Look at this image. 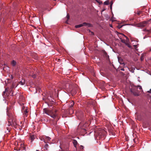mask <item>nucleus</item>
<instances>
[{
  "label": "nucleus",
  "mask_w": 151,
  "mask_h": 151,
  "mask_svg": "<svg viewBox=\"0 0 151 151\" xmlns=\"http://www.w3.org/2000/svg\"><path fill=\"white\" fill-rule=\"evenodd\" d=\"M150 51L151 50V47L150 48Z\"/></svg>",
  "instance_id": "obj_34"
},
{
  "label": "nucleus",
  "mask_w": 151,
  "mask_h": 151,
  "mask_svg": "<svg viewBox=\"0 0 151 151\" xmlns=\"http://www.w3.org/2000/svg\"><path fill=\"white\" fill-rule=\"evenodd\" d=\"M48 146V145L47 144H46L45 146V148L46 150H47V147Z\"/></svg>",
  "instance_id": "obj_17"
},
{
  "label": "nucleus",
  "mask_w": 151,
  "mask_h": 151,
  "mask_svg": "<svg viewBox=\"0 0 151 151\" xmlns=\"http://www.w3.org/2000/svg\"><path fill=\"white\" fill-rule=\"evenodd\" d=\"M32 77L33 78H35L36 77V76L35 74H34L32 75Z\"/></svg>",
  "instance_id": "obj_25"
},
{
  "label": "nucleus",
  "mask_w": 151,
  "mask_h": 151,
  "mask_svg": "<svg viewBox=\"0 0 151 151\" xmlns=\"http://www.w3.org/2000/svg\"><path fill=\"white\" fill-rule=\"evenodd\" d=\"M134 47L135 49L137 47V45H134Z\"/></svg>",
  "instance_id": "obj_28"
},
{
  "label": "nucleus",
  "mask_w": 151,
  "mask_h": 151,
  "mask_svg": "<svg viewBox=\"0 0 151 151\" xmlns=\"http://www.w3.org/2000/svg\"><path fill=\"white\" fill-rule=\"evenodd\" d=\"M71 105H70V107L68 109V110L70 111V112L71 111H72V112H73V108L72 107L73 106L74 103L73 102V101H72L71 102Z\"/></svg>",
  "instance_id": "obj_7"
},
{
  "label": "nucleus",
  "mask_w": 151,
  "mask_h": 151,
  "mask_svg": "<svg viewBox=\"0 0 151 151\" xmlns=\"http://www.w3.org/2000/svg\"><path fill=\"white\" fill-rule=\"evenodd\" d=\"M121 34L123 36H124L126 38V39L127 40H129V39L126 36H125L123 34H122V33H121Z\"/></svg>",
  "instance_id": "obj_20"
},
{
  "label": "nucleus",
  "mask_w": 151,
  "mask_h": 151,
  "mask_svg": "<svg viewBox=\"0 0 151 151\" xmlns=\"http://www.w3.org/2000/svg\"><path fill=\"white\" fill-rule=\"evenodd\" d=\"M103 55L104 57H106L107 59L109 58V55H107L106 52L105 51H103Z\"/></svg>",
  "instance_id": "obj_9"
},
{
  "label": "nucleus",
  "mask_w": 151,
  "mask_h": 151,
  "mask_svg": "<svg viewBox=\"0 0 151 151\" xmlns=\"http://www.w3.org/2000/svg\"><path fill=\"white\" fill-rule=\"evenodd\" d=\"M58 119V120L59 119L58 118H57Z\"/></svg>",
  "instance_id": "obj_36"
},
{
  "label": "nucleus",
  "mask_w": 151,
  "mask_h": 151,
  "mask_svg": "<svg viewBox=\"0 0 151 151\" xmlns=\"http://www.w3.org/2000/svg\"><path fill=\"white\" fill-rule=\"evenodd\" d=\"M146 22H143L141 23L140 24L139 26L140 27H144L145 25Z\"/></svg>",
  "instance_id": "obj_11"
},
{
  "label": "nucleus",
  "mask_w": 151,
  "mask_h": 151,
  "mask_svg": "<svg viewBox=\"0 0 151 151\" xmlns=\"http://www.w3.org/2000/svg\"><path fill=\"white\" fill-rule=\"evenodd\" d=\"M122 26H123V25L121 26H119L118 27H119V28H121L122 27Z\"/></svg>",
  "instance_id": "obj_32"
},
{
  "label": "nucleus",
  "mask_w": 151,
  "mask_h": 151,
  "mask_svg": "<svg viewBox=\"0 0 151 151\" xmlns=\"http://www.w3.org/2000/svg\"><path fill=\"white\" fill-rule=\"evenodd\" d=\"M121 70H122V71H124V68H122L121 69Z\"/></svg>",
  "instance_id": "obj_30"
},
{
  "label": "nucleus",
  "mask_w": 151,
  "mask_h": 151,
  "mask_svg": "<svg viewBox=\"0 0 151 151\" xmlns=\"http://www.w3.org/2000/svg\"><path fill=\"white\" fill-rule=\"evenodd\" d=\"M144 55L143 54H142L141 56V57H140V60L141 61H142L143 60H144Z\"/></svg>",
  "instance_id": "obj_14"
},
{
  "label": "nucleus",
  "mask_w": 151,
  "mask_h": 151,
  "mask_svg": "<svg viewBox=\"0 0 151 151\" xmlns=\"http://www.w3.org/2000/svg\"><path fill=\"white\" fill-rule=\"evenodd\" d=\"M22 106V112L23 113L24 115L26 116H27L28 114V111H27V107L24 106V104L22 103L21 105Z\"/></svg>",
  "instance_id": "obj_4"
},
{
  "label": "nucleus",
  "mask_w": 151,
  "mask_h": 151,
  "mask_svg": "<svg viewBox=\"0 0 151 151\" xmlns=\"http://www.w3.org/2000/svg\"><path fill=\"white\" fill-rule=\"evenodd\" d=\"M147 92L149 93H151V89H150L149 91H148Z\"/></svg>",
  "instance_id": "obj_27"
},
{
  "label": "nucleus",
  "mask_w": 151,
  "mask_h": 151,
  "mask_svg": "<svg viewBox=\"0 0 151 151\" xmlns=\"http://www.w3.org/2000/svg\"><path fill=\"white\" fill-rule=\"evenodd\" d=\"M130 91L135 96H138L139 95V93L137 91V88L136 86L132 87L130 89Z\"/></svg>",
  "instance_id": "obj_3"
},
{
  "label": "nucleus",
  "mask_w": 151,
  "mask_h": 151,
  "mask_svg": "<svg viewBox=\"0 0 151 151\" xmlns=\"http://www.w3.org/2000/svg\"><path fill=\"white\" fill-rule=\"evenodd\" d=\"M137 87V88H138V87H139V90L142 89V87L141 86H138Z\"/></svg>",
  "instance_id": "obj_22"
},
{
  "label": "nucleus",
  "mask_w": 151,
  "mask_h": 151,
  "mask_svg": "<svg viewBox=\"0 0 151 151\" xmlns=\"http://www.w3.org/2000/svg\"><path fill=\"white\" fill-rule=\"evenodd\" d=\"M109 1H106L104 2V4L105 5H108L109 4Z\"/></svg>",
  "instance_id": "obj_15"
},
{
  "label": "nucleus",
  "mask_w": 151,
  "mask_h": 151,
  "mask_svg": "<svg viewBox=\"0 0 151 151\" xmlns=\"http://www.w3.org/2000/svg\"><path fill=\"white\" fill-rule=\"evenodd\" d=\"M144 31H146L148 32H150V30H147L146 29H144Z\"/></svg>",
  "instance_id": "obj_23"
},
{
  "label": "nucleus",
  "mask_w": 151,
  "mask_h": 151,
  "mask_svg": "<svg viewBox=\"0 0 151 151\" xmlns=\"http://www.w3.org/2000/svg\"><path fill=\"white\" fill-rule=\"evenodd\" d=\"M11 79H13V77L12 75H11Z\"/></svg>",
  "instance_id": "obj_29"
},
{
  "label": "nucleus",
  "mask_w": 151,
  "mask_h": 151,
  "mask_svg": "<svg viewBox=\"0 0 151 151\" xmlns=\"http://www.w3.org/2000/svg\"><path fill=\"white\" fill-rule=\"evenodd\" d=\"M67 18L68 19H69L70 16L68 14L67 15Z\"/></svg>",
  "instance_id": "obj_26"
},
{
  "label": "nucleus",
  "mask_w": 151,
  "mask_h": 151,
  "mask_svg": "<svg viewBox=\"0 0 151 151\" xmlns=\"http://www.w3.org/2000/svg\"><path fill=\"white\" fill-rule=\"evenodd\" d=\"M91 34H92L93 35V32H91Z\"/></svg>",
  "instance_id": "obj_33"
},
{
  "label": "nucleus",
  "mask_w": 151,
  "mask_h": 151,
  "mask_svg": "<svg viewBox=\"0 0 151 151\" xmlns=\"http://www.w3.org/2000/svg\"><path fill=\"white\" fill-rule=\"evenodd\" d=\"M12 64L13 66H14L16 64V62H15L14 60H13L12 62Z\"/></svg>",
  "instance_id": "obj_16"
},
{
  "label": "nucleus",
  "mask_w": 151,
  "mask_h": 151,
  "mask_svg": "<svg viewBox=\"0 0 151 151\" xmlns=\"http://www.w3.org/2000/svg\"><path fill=\"white\" fill-rule=\"evenodd\" d=\"M17 85L15 86V85L14 83H13L12 84V85L11 86V87L10 88V89L9 90V91L10 92H11L12 91L13 89L14 88L16 87L17 86Z\"/></svg>",
  "instance_id": "obj_10"
},
{
  "label": "nucleus",
  "mask_w": 151,
  "mask_h": 151,
  "mask_svg": "<svg viewBox=\"0 0 151 151\" xmlns=\"http://www.w3.org/2000/svg\"><path fill=\"white\" fill-rule=\"evenodd\" d=\"M141 12H139L137 13L138 15H140V14Z\"/></svg>",
  "instance_id": "obj_31"
},
{
  "label": "nucleus",
  "mask_w": 151,
  "mask_h": 151,
  "mask_svg": "<svg viewBox=\"0 0 151 151\" xmlns=\"http://www.w3.org/2000/svg\"><path fill=\"white\" fill-rule=\"evenodd\" d=\"M36 151H39L38 150H36Z\"/></svg>",
  "instance_id": "obj_35"
},
{
  "label": "nucleus",
  "mask_w": 151,
  "mask_h": 151,
  "mask_svg": "<svg viewBox=\"0 0 151 151\" xmlns=\"http://www.w3.org/2000/svg\"><path fill=\"white\" fill-rule=\"evenodd\" d=\"M50 138L48 137H47L45 136H43L41 138V140L43 141L45 143H47V141H50Z\"/></svg>",
  "instance_id": "obj_6"
},
{
  "label": "nucleus",
  "mask_w": 151,
  "mask_h": 151,
  "mask_svg": "<svg viewBox=\"0 0 151 151\" xmlns=\"http://www.w3.org/2000/svg\"><path fill=\"white\" fill-rule=\"evenodd\" d=\"M91 25L88 23L86 22H84L82 24H80L78 25H76L75 27L76 28H79L83 26H87L88 27H91Z\"/></svg>",
  "instance_id": "obj_5"
},
{
  "label": "nucleus",
  "mask_w": 151,
  "mask_h": 151,
  "mask_svg": "<svg viewBox=\"0 0 151 151\" xmlns=\"http://www.w3.org/2000/svg\"><path fill=\"white\" fill-rule=\"evenodd\" d=\"M113 4V2L112 1H111L110 3V7L111 9H112V5Z\"/></svg>",
  "instance_id": "obj_18"
},
{
  "label": "nucleus",
  "mask_w": 151,
  "mask_h": 151,
  "mask_svg": "<svg viewBox=\"0 0 151 151\" xmlns=\"http://www.w3.org/2000/svg\"><path fill=\"white\" fill-rule=\"evenodd\" d=\"M30 139L32 141H33L35 139V137L34 135H31L30 137Z\"/></svg>",
  "instance_id": "obj_13"
},
{
  "label": "nucleus",
  "mask_w": 151,
  "mask_h": 151,
  "mask_svg": "<svg viewBox=\"0 0 151 151\" xmlns=\"http://www.w3.org/2000/svg\"><path fill=\"white\" fill-rule=\"evenodd\" d=\"M7 115L8 116L7 119L8 124H7L8 127H7L6 129L7 133L10 132V131L12 129V128L10 127H13L14 128H16V126L17 124L15 122V120L14 117V116L12 111L9 109L7 108L6 111Z\"/></svg>",
  "instance_id": "obj_1"
},
{
  "label": "nucleus",
  "mask_w": 151,
  "mask_h": 151,
  "mask_svg": "<svg viewBox=\"0 0 151 151\" xmlns=\"http://www.w3.org/2000/svg\"><path fill=\"white\" fill-rule=\"evenodd\" d=\"M8 91V88H6L5 89V91L4 92V93H5V92H7Z\"/></svg>",
  "instance_id": "obj_21"
},
{
  "label": "nucleus",
  "mask_w": 151,
  "mask_h": 151,
  "mask_svg": "<svg viewBox=\"0 0 151 151\" xmlns=\"http://www.w3.org/2000/svg\"><path fill=\"white\" fill-rule=\"evenodd\" d=\"M72 143H73L74 147H76L78 144L77 141L75 139H73L72 140Z\"/></svg>",
  "instance_id": "obj_8"
},
{
  "label": "nucleus",
  "mask_w": 151,
  "mask_h": 151,
  "mask_svg": "<svg viewBox=\"0 0 151 151\" xmlns=\"http://www.w3.org/2000/svg\"><path fill=\"white\" fill-rule=\"evenodd\" d=\"M121 41L123 43H125V44H126V41L124 40H122V39L121 40Z\"/></svg>",
  "instance_id": "obj_19"
},
{
  "label": "nucleus",
  "mask_w": 151,
  "mask_h": 151,
  "mask_svg": "<svg viewBox=\"0 0 151 151\" xmlns=\"http://www.w3.org/2000/svg\"><path fill=\"white\" fill-rule=\"evenodd\" d=\"M19 83L22 85H23L25 84V81L24 80H22L19 82Z\"/></svg>",
  "instance_id": "obj_12"
},
{
  "label": "nucleus",
  "mask_w": 151,
  "mask_h": 151,
  "mask_svg": "<svg viewBox=\"0 0 151 151\" xmlns=\"http://www.w3.org/2000/svg\"><path fill=\"white\" fill-rule=\"evenodd\" d=\"M44 112L54 119L58 117L57 110H49L45 108L44 109Z\"/></svg>",
  "instance_id": "obj_2"
},
{
  "label": "nucleus",
  "mask_w": 151,
  "mask_h": 151,
  "mask_svg": "<svg viewBox=\"0 0 151 151\" xmlns=\"http://www.w3.org/2000/svg\"><path fill=\"white\" fill-rule=\"evenodd\" d=\"M126 45H127L128 47H129V48L131 47V46L129 45L127 43L126 44Z\"/></svg>",
  "instance_id": "obj_24"
}]
</instances>
